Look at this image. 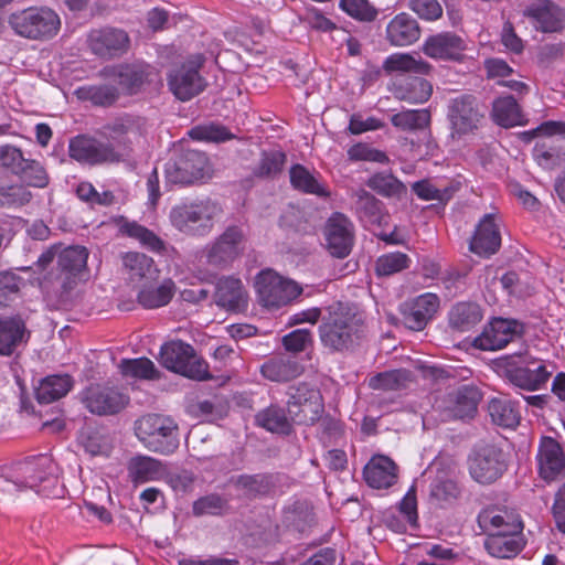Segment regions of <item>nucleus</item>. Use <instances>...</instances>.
<instances>
[{
  "instance_id": "nucleus-1",
  "label": "nucleus",
  "mask_w": 565,
  "mask_h": 565,
  "mask_svg": "<svg viewBox=\"0 0 565 565\" xmlns=\"http://www.w3.org/2000/svg\"><path fill=\"white\" fill-rule=\"evenodd\" d=\"M60 468L50 455H39L19 462L11 478L0 477V491L14 495L31 489L45 498H60L64 486L60 482Z\"/></svg>"
},
{
  "instance_id": "nucleus-2",
  "label": "nucleus",
  "mask_w": 565,
  "mask_h": 565,
  "mask_svg": "<svg viewBox=\"0 0 565 565\" xmlns=\"http://www.w3.org/2000/svg\"><path fill=\"white\" fill-rule=\"evenodd\" d=\"M363 318L352 308L339 303L331 307L329 315L319 326L321 343L331 352L351 349L364 335Z\"/></svg>"
},
{
  "instance_id": "nucleus-3",
  "label": "nucleus",
  "mask_w": 565,
  "mask_h": 565,
  "mask_svg": "<svg viewBox=\"0 0 565 565\" xmlns=\"http://www.w3.org/2000/svg\"><path fill=\"white\" fill-rule=\"evenodd\" d=\"M222 214L221 206L211 199L181 202L169 213L171 225L190 236H206Z\"/></svg>"
},
{
  "instance_id": "nucleus-4",
  "label": "nucleus",
  "mask_w": 565,
  "mask_h": 565,
  "mask_svg": "<svg viewBox=\"0 0 565 565\" xmlns=\"http://www.w3.org/2000/svg\"><path fill=\"white\" fill-rule=\"evenodd\" d=\"M139 441L150 451L170 455L179 447L177 423L162 414H146L134 425Z\"/></svg>"
},
{
  "instance_id": "nucleus-5",
  "label": "nucleus",
  "mask_w": 565,
  "mask_h": 565,
  "mask_svg": "<svg viewBox=\"0 0 565 565\" xmlns=\"http://www.w3.org/2000/svg\"><path fill=\"white\" fill-rule=\"evenodd\" d=\"M498 366L510 383L526 391L542 390L552 376L546 363L529 354L504 355Z\"/></svg>"
},
{
  "instance_id": "nucleus-6",
  "label": "nucleus",
  "mask_w": 565,
  "mask_h": 565,
  "mask_svg": "<svg viewBox=\"0 0 565 565\" xmlns=\"http://www.w3.org/2000/svg\"><path fill=\"white\" fill-rule=\"evenodd\" d=\"M8 22L17 35L35 41L53 39L62 24L60 15L47 7H30L13 12Z\"/></svg>"
},
{
  "instance_id": "nucleus-7",
  "label": "nucleus",
  "mask_w": 565,
  "mask_h": 565,
  "mask_svg": "<svg viewBox=\"0 0 565 565\" xmlns=\"http://www.w3.org/2000/svg\"><path fill=\"white\" fill-rule=\"evenodd\" d=\"M204 63V55L196 53L169 71L168 86L179 100L188 102L206 88L207 82L200 73Z\"/></svg>"
},
{
  "instance_id": "nucleus-8",
  "label": "nucleus",
  "mask_w": 565,
  "mask_h": 565,
  "mask_svg": "<svg viewBox=\"0 0 565 565\" xmlns=\"http://www.w3.org/2000/svg\"><path fill=\"white\" fill-rule=\"evenodd\" d=\"M160 360L164 367L196 381L211 377L205 361L196 355L192 345L177 340L161 347Z\"/></svg>"
},
{
  "instance_id": "nucleus-9",
  "label": "nucleus",
  "mask_w": 565,
  "mask_h": 565,
  "mask_svg": "<svg viewBox=\"0 0 565 565\" xmlns=\"http://www.w3.org/2000/svg\"><path fill=\"white\" fill-rule=\"evenodd\" d=\"M255 289L260 305L268 309L287 306L302 292V288L296 281L284 278L269 268L257 274Z\"/></svg>"
},
{
  "instance_id": "nucleus-10",
  "label": "nucleus",
  "mask_w": 565,
  "mask_h": 565,
  "mask_svg": "<svg viewBox=\"0 0 565 565\" xmlns=\"http://www.w3.org/2000/svg\"><path fill=\"white\" fill-rule=\"evenodd\" d=\"M145 119L132 115L117 117L102 127L100 134L113 143L119 154V162L127 161L132 153V146L142 136Z\"/></svg>"
},
{
  "instance_id": "nucleus-11",
  "label": "nucleus",
  "mask_w": 565,
  "mask_h": 565,
  "mask_svg": "<svg viewBox=\"0 0 565 565\" xmlns=\"http://www.w3.org/2000/svg\"><path fill=\"white\" fill-rule=\"evenodd\" d=\"M288 396V412L294 422L311 425L319 419L323 412V403L318 390L301 383L290 386Z\"/></svg>"
},
{
  "instance_id": "nucleus-12",
  "label": "nucleus",
  "mask_w": 565,
  "mask_h": 565,
  "mask_svg": "<svg viewBox=\"0 0 565 565\" xmlns=\"http://www.w3.org/2000/svg\"><path fill=\"white\" fill-rule=\"evenodd\" d=\"M70 157L88 166L119 163V154L114 151L113 143L79 135L70 140Z\"/></svg>"
},
{
  "instance_id": "nucleus-13",
  "label": "nucleus",
  "mask_w": 565,
  "mask_h": 565,
  "mask_svg": "<svg viewBox=\"0 0 565 565\" xmlns=\"http://www.w3.org/2000/svg\"><path fill=\"white\" fill-rule=\"evenodd\" d=\"M207 158L196 150H188L166 163L164 173L168 182L192 184L205 175Z\"/></svg>"
},
{
  "instance_id": "nucleus-14",
  "label": "nucleus",
  "mask_w": 565,
  "mask_h": 565,
  "mask_svg": "<svg viewBox=\"0 0 565 565\" xmlns=\"http://www.w3.org/2000/svg\"><path fill=\"white\" fill-rule=\"evenodd\" d=\"M129 396L114 386L92 385L82 393L84 406L95 415H115L126 408Z\"/></svg>"
},
{
  "instance_id": "nucleus-15",
  "label": "nucleus",
  "mask_w": 565,
  "mask_h": 565,
  "mask_svg": "<svg viewBox=\"0 0 565 565\" xmlns=\"http://www.w3.org/2000/svg\"><path fill=\"white\" fill-rule=\"evenodd\" d=\"M323 237L330 255L344 258L351 253L354 244V225L347 215L334 212L323 226Z\"/></svg>"
},
{
  "instance_id": "nucleus-16",
  "label": "nucleus",
  "mask_w": 565,
  "mask_h": 565,
  "mask_svg": "<svg viewBox=\"0 0 565 565\" xmlns=\"http://www.w3.org/2000/svg\"><path fill=\"white\" fill-rule=\"evenodd\" d=\"M246 234L241 226H228L205 248L207 262L226 265L239 257L245 248Z\"/></svg>"
},
{
  "instance_id": "nucleus-17",
  "label": "nucleus",
  "mask_w": 565,
  "mask_h": 565,
  "mask_svg": "<svg viewBox=\"0 0 565 565\" xmlns=\"http://www.w3.org/2000/svg\"><path fill=\"white\" fill-rule=\"evenodd\" d=\"M507 469L501 449L493 445L477 448L469 459L471 477L480 483L495 481Z\"/></svg>"
},
{
  "instance_id": "nucleus-18",
  "label": "nucleus",
  "mask_w": 565,
  "mask_h": 565,
  "mask_svg": "<svg viewBox=\"0 0 565 565\" xmlns=\"http://www.w3.org/2000/svg\"><path fill=\"white\" fill-rule=\"evenodd\" d=\"M448 118L452 137H461L478 128L482 114L473 96L461 95L451 99L448 106Z\"/></svg>"
},
{
  "instance_id": "nucleus-19",
  "label": "nucleus",
  "mask_w": 565,
  "mask_h": 565,
  "mask_svg": "<svg viewBox=\"0 0 565 565\" xmlns=\"http://www.w3.org/2000/svg\"><path fill=\"white\" fill-rule=\"evenodd\" d=\"M523 15L544 33L559 32L565 26V11L551 0H533L525 7Z\"/></svg>"
},
{
  "instance_id": "nucleus-20",
  "label": "nucleus",
  "mask_w": 565,
  "mask_h": 565,
  "mask_svg": "<svg viewBox=\"0 0 565 565\" xmlns=\"http://www.w3.org/2000/svg\"><path fill=\"white\" fill-rule=\"evenodd\" d=\"M466 50L467 42L454 32L429 35L422 45L423 53L437 61H461Z\"/></svg>"
},
{
  "instance_id": "nucleus-21",
  "label": "nucleus",
  "mask_w": 565,
  "mask_h": 565,
  "mask_svg": "<svg viewBox=\"0 0 565 565\" xmlns=\"http://www.w3.org/2000/svg\"><path fill=\"white\" fill-rule=\"evenodd\" d=\"M88 44L96 55L111 58L125 54L129 49L130 40L127 32L121 29L104 28L89 32Z\"/></svg>"
},
{
  "instance_id": "nucleus-22",
  "label": "nucleus",
  "mask_w": 565,
  "mask_h": 565,
  "mask_svg": "<svg viewBox=\"0 0 565 565\" xmlns=\"http://www.w3.org/2000/svg\"><path fill=\"white\" fill-rule=\"evenodd\" d=\"M88 252L83 246H68L60 248L57 257V268L60 274L57 280L65 291L72 290L79 276L86 268Z\"/></svg>"
},
{
  "instance_id": "nucleus-23",
  "label": "nucleus",
  "mask_w": 565,
  "mask_h": 565,
  "mask_svg": "<svg viewBox=\"0 0 565 565\" xmlns=\"http://www.w3.org/2000/svg\"><path fill=\"white\" fill-rule=\"evenodd\" d=\"M536 459L539 473L544 480L554 481L565 476V454L554 438H541Z\"/></svg>"
},
{
  "instance_id": "nucleus-24",
  "label": "nucleus",
  "mask_w": 565,
  "mask_h": 565,
  "mask_svg": "<svg viewBox=\"0 0 565 565\" xmlns=\"http://www.w3.org/2000/svg\"><path fill=\"white\" fill-rule=\"evenodd\" d=\"M439 297L433 292L423 294L406 302L403 310L404 324L414 331L423 330L439 309Z\"/></svg>"
},
{
  "instance_id": "nucleus-25",
  "label": "nucleus",
  "mask_w": 565,
  "mask_h": 565,
  "mask_svg": "<svg viewBox=\"0 0 565 565\" xmlns=\"http://www.w3.org/2000/svg\"><path fill=\"white\" fill-rule=\"evenodd\" d=\"M518 322L497 318L475 339V347L483 351H495L504 348L518 335Z\"/></svg>"
},
{
  "instance_id": "nucleus-26",
  "label": "nucleus",
  "mask_w": 565,
  "mask_h": 565,
  "mask_svg": "<svg viewBox=\"0 0 565 565\" xmlns=\"http://www.w3.org/2000/svg\"><path fill=\"white\" fill-rule=\"evenodd\" d=\"M29 338L30 332L20 316L0 317V356H11Z\"/></svg>"
},
{
  "instance_id": "nucleus-27",
  "label": "nucleus",
  "mask_w": 565,
  "mask_h": 565,
  "mask_svg": "<svg viewBox=\"0 0 565 565\" xmlns=\"http://www.w3.org/2000/svg\"><path fill=\"white\" fill-rule=\"evenodd\" d=\"M303 365L296 355L284 353L265 361L260 366L262 375L271 382H289L303 373Z\"/></svg>"
},
{
  "instance_id": "nucleus-28",
  "label": "nucleus",
  "mask_w": 565,
  "mask_h": 565,
  "mask_svg": "<svg viewBox=\"0 0 565 565\" xmlns=\"http://www.w3.org/2000/svg\"><path fill=\"white\" fill-rule=\"evenodd\" d=\"M354 196L355 213L365 227L380 228L387 225L390 216L385 213L381 201L365 190L356 191Z\"/></svg>"
},
{
  "instance_id": "nucleus-29",
  "label": "nucleus",
  "mask_w": 565,
  "mask_h": 565,
  "mask_svg": "<svg viewBox=\"0 0 565 565\" xmlns=\"http://www.w3.org/2000/svg\"><path fill=\"white\" fill-rule=\"evenodd\" d=\"M501 245L499 226L492 214H487L479 222L470 242V250L480 256H490L498 252Z\"/></svg>"
},
{
  "instance_id": "nucleus-30",
  "label": "nucleus",
  "mask_w": 565,
  "mask_h": 565,
  "mask_svg": "<svg viewBox=\"0 0 565 565\" xmlns=\"http://www.w3.org/2000/svg\"><path fill=\"white\" fill-rule=\"evenodd\" d=\"M420 36L417 21L406 12L395 15L386 26V40L394 46H407Z\"/></svg>"
},
{
  "instance_id": "nucleus-31",
  "label": "nucleus",
  "mask_w": 565,
  "mask_h": 565,
  "mask_svg": "<svg viewBox=\"0 0 565 565\" xmlns=\"http://www.w3.org/2000/svg\"><path fill=\"white\" fill-rule=\"evenodd\" d=\"M122 267L131 282L147 285L158 278L159 270L153 259L138 252H129L122 256Z\"/></svg>"
},
{
  "instance_id": "nucleus-32",
  "label": "nucleus",
  "mask_w": 565,
  "mask_h": 565,
  "mask_svg": "<svg viewBox=\"0 0 565 565\" xmlns=\"http://www.w3.org/2000/svg\"><path fill=\"white\" fill-rule=\"evenodd\" d=\"M480 526L488 534H498L510 531V533H521L522 522L513 512L507 510L488 509L478 516Z\"/></svg>"
},
{
  "instance_id": "nucleus-33",
  "label": "nucleus",
  "mask_w": 565,
  "mask_h": 565,
  "mask_svg": "<svg viewBox=\"0 0 565 565\" xmlns=\"http://www.w3.org/2000/svg\"><path fill=\"white\" fill-rule=\"evenodd\" d=\"M215 302L227 310H241L247 305V292L241 279L223 277L217 281Z\"/></svg>"
},
{
  "instance_id": "nucleus-34",
  "label": "nucleus",
  "mask_w": 565,
  "mask_h": 565,
  "mask_svg": "<svg viewBox=\"0 0 565 565\" xmlns=\"http://www.w3.org/2000/svg\"><path fill=\"white\" fill-rule=\"evenodd\" d=\"M396 465L388 457L375 456L364 467L363 475L370 487L384 489L396 481Z\"/></svg>"
},
{
  "instance_id": "nucleus-35",
  "label": "nucleus",
  "mask_w": 565,
  "mask_h": 565,
  "mask_svg": "<svg viewBox=\"0 0 565 565\" xmlns=\"http://www.w3.org/2000/svg\"><path fill=\"white\" fill-rule=\"evenodd\" d=\"M484 547L493 557L511 558L522 550L523 540L521 533H510V531L488 534L484 541Z\"/></svg>"
},
{
  "instance_id": "nucleus-36",
  "label": "nucleus",
  "mask_w": 565,
  "mask_h": 565,
  "mask_svg": "<svg viewBox=\"0 0 565 565\" xmlns=\"http://www.w3.org/2000/svg\"><path fill=\"white\" fill-rule=\"evenodd\" d=\"M104 75L107 79L118 85L127 94H135L143 83V73L136 65H117L106 67Z\"/></svg>"
},
{
  "instance_id": "nucleus-37",
  "label": "nucleus",
  "mask_w": 565,
  "mask_h": 565,
  "mask_svg": "<svg viewBox=\"0 0 565 565\" xmlns=\"http://www.w3.org/2000/svg\"><path fill=\"white\" fill-rule=\"evenodd\" d=\"M481 394L476 386L463 385L459 387L450 398V413L455 418H471L476 412Z\"/></svg>"
},
{
  "instance_id": "nucleus-38",
  "label": "nucleus",
  "mask_w": 565,
  "mask_h": 565,
  "mask_svg": "<svg viewBox=\"0 0 565 565\" xmlns=\"http://www.w3.org/2000/svg\"><path fill=\"white\" fill-rule=\"evenodd\" d=\"M72 386L73 380L70 375H50L39 383L35 397L41 404H50L64 397Z\"/></svg>"
},
{
  "instance_id": "nucleus-39",
  "label": "nucleus",
  "mask_w": 565,
  "mask_h": 565,
  "mask_svg": "<svg viewBox=\"0 0 565 565\" xmlns=\"http://www.w3.org/2000/svg\"><path fill=\"white\" fill-rule=\"evenodd\" d=\"M128 473L135 483H145L160 479L164 475L162 463L149 456H137L128 463Z\"/></svg>"
},
{
  "instance_id": "nucleus-40",
  "label": "nucleus",
  "mask_w": 565,
  "mask_h": 565,
  "mask_svg": "<svg viewBox=\"0 0 565 565\" xmlns=\"http://www.w3.org/2000/svg\"><path fill=\"white\" fill-rule=\"evenodd\" d=\"M387 73L401 74H420L427 75L431 71V65L420 57H415L407 53H395L390 55L383 64Z\"/></svg>"
},
{
  "instance_id": "nucleus-41",
  "label": "nucleus",
  "mask_w": 565,
  "mask_h": 565,
  "mask_svg": "<svg viewBox=\"0 0 565 565\" xmlns=\"http://www.w3.org/2000/svg\"><path fill=\"white\" fill-rule=\"evenodd\" d=\"M291 185L303 193L313 194L320 198H328L329 190L307 168L295 164L289 171Z\"/></svg>"
},
{
  "instance_id": "nucleus-42",
  "label": "nucleus",
  "mask_w": 565,
  "mask_h": 565,
  "mask_svg": "<svg viewBox=\"0 0 565 565\" xmlns=\"http://www.w3.org/2000/svg\"><path fill=\"white\" fill-rule=\"evenodd\" d=\"M433 92L431 85L424 78L409 77L407 83H394V95L401 100L411 104H423L430 97Z\"/></svg>"
},
{
  "instance_id": "nucleus-43",
  "label": "nucleus",
  "mask_w": 565,
  "mask_h": 565,
  "mask_svg": "<svg viewBox=\"0 0 565 565\" xmlns=\"http://www.w3.org/2000/svg\"><path fill=\"white\" fill-rule=\"evenodd\" d=\"M481 319V308L475 302H459L449 312L450 327L460 332L472 329Z\"/></svg>"
},
{
  "instance_id": "nucleus-44",
  "label": "nucleus",
  "mask_w": 565,
  "mask_h": 565,
  "mask_svg": "<svg viewBox=\"0 0 565 565\" xmlns=\"http://www.w3.org/2000/svg\"><path fill=\"white\" fill-rule=\"evenodd\" d=\"M492 119L501 127L522 125L521 109L512 96H502L492 104Z\"/></svg>"
},
{
  "instance_id": "nucleus-45",
  "label": "nucleus",
  "mask_w": 565,
  "mask_h": 565,
  "mask_svg": "<svg viewBox=\"0 0 565 565\" xmlns=\"http://www.w3.org/2000/svg\"><path fill=\"white\" fill-rule=\"evenodd\" d=\"M488 412L492 422L504 428H514L520 422V413L508 398L494 397L489 401Z\"/></svg>"
},
{
  "instance_id": "nucleus-46",
  "label": "nucleus",
  "mask_w": 565,
  "mask_h": 565,
  "mask_svg": "<svg viewBox=\"0 0 565 565\" xmlns=\"http://www.w3.org/2000/svg\"><path fill=\"white\" fill-rule=\"evenodd\" d=\"M120 232L137 239L142 246L152 252L161 253L166 249V244L159 236L137 222H124L120 225Z\"/></svg>"
},
{
  "instance_id": "nucleus-47",
  "label": "nucleus",
  "mask_w": 565,
  "mask_h": 565,
  "mask_svg": "<svg viewBox=\"0 0 565 565\" xmlns=\"http://www.w3.org/2000/svg\"><path fill=\"white\" fill-rule=\"evenodd\" d=\"M255 420L258 426L271 433L288 434L290 430V423L285 411L275 405L257 413Z\"/></svg>"
},
{
  "instance_id": "nucleus-48",
  "label": "nucleus",
  "mask_w": 565,
  "mask_h": 565,
  "mask_svg": "<svg viewBox=\"0 0 565 565\" xmlns=\"http://www.w3.org/2000/svg\"><path fill=\"white\" fill-rule=\"evenodd\" d=\"M235 489L246 498L265 494L271 487L270 478L266 475H242L232 479Z\"/></svg>"
},
{
  "instance_id": "nucleus-49",
  "label": "nucleus",
  "mask_w": 565,
  "mask_h": 565,
  "mask_svg": "<svg viewBox=\"0 0 565 565\" xmlns=\"http://www.w3.org/2000/svg\"><path fill=\"white\" fill-rule=\"evenodd\" d=\"M173 296V282L167 280L157 288H142L138 294V302L146 309H154L169 303Z\"/></svg>"
},
{
  "instance_id": "nucleus-50",
  "label": "nucleus",
  "mask_w": 565,
  "mask_h": 565,
  "mask_svg": "<svg viewBox=\"0 0 565 565\" xmlns=\"http://www.w3.org/2000/svg\"><path fill=\"white\" fill-rule=\"evenodd\" d=\"M411 372L406 370L379 373L370 379L369 386L372 390L397 391L406 387V384L411 381Z\"/></svg>"
},
{
  "instance_id": "nucleus-51",
  "label": "nucleus",
  "mask_w": 565,
  "mask_h": 565,
  "mask_svg": "<svg viewBox=\"0 0 565 565\" xmlns=\"http://www.w3.org/2000/svg\"><path fill=\"white\" fill-rule=\"evenodd\" d=\"M391 122L394 127L402 130H419L429 125L430 114L426 109L404 110L393 115Z\"/></svg>"
},
{
  "instance_id": "nucleus-52",
  "label": "nucleus",
  "mask_w": 565,
  "mask_h": 565,
  "mask_svg": "<svg viewBox=\"0 0 565 565\" xmlns=\"http://www.w3.org/2000/svg\"><path fill=\"white\" fill-rule=\"evenodd\" d=\"M124 376L142 380H154L158 377V370L153 362L147 358L124 359L119 364Z\"/></svg>"
},
{
  "instance_id": "nucleus-53",
  "label": "nucleus",
  "mask_w": 565,
  "mask_h": 565,
  "mask_svg": "<svg viewBox=\"0 0 565 565\" xmlns=\"http://www.w3.org/2000/svg\"><path fill=\"white\" fill-rule=\"evenodd\" d=\"M339 9L359 22H373L379 10L369 0H340Z\"/></svg>"
},
{
  "instance_id": "nucleus-54",
  "label": "nucleus",
  "mask_w": 565,
  "mask_h": 565,
  "mask_svg": "<svg viewBox=\"0 0 565 565\" xmlns=\"http://www.w3.org/2000/svg\"><path fill=\"white\" fill-rule=\"evenodd\" d=\"M413 191L415 194L425 201H439V202H447L451 199L454 193L456 192L457 188L454 185L448 186H437L434 184L430 180H420L412 185Z\"/></svg>"
},
{
  "instance_id": "nucleus-55",
  "label": "nucleus",
  "mask_w": 565,
  "mask_h": 565,
  "mask_svg": "<svg viewBox=\"0 0 565 565\" xmlns=\"http://www.w3.org/2000/svg\"><path fill=\"white\" fill-rule=\"evenodd\" d=\"M29 186L43 189L47 186L50 177L43 164L36 160L24 159L21 171L17 174Z\"/></svg>"
},
{
  "instance_id": "nucleus-56",
  "label": "nucleus",
  "mask_w": 565,
  "mask_h": 565,
  "mask_svg": "<svg viewBox=\"0 0 565 565\" xmlns=\"http://www.w3.org/2000/svg\"><path fill=\"white\" fill-rule=\"evenodd\" d=\"M367 185L384 196L401 198L406 193V186L392 174L377 173L369 180Z\"/></svg>"
},
{
  "instance_id": "nucleus-57",
  "label": "nucleus",
  "mask_w": 565,
  "mask_h": 565,
  "mask_svg": "<svg viewBox=\"0 0 565 565\" xmlns=\"http://www.w3.org/2000/svg\"><path fill=\"white\" fill-rule=\"evenodd\" d=\"M76 94L82 99H88L95 105L107 106L118 98V88L111 85L81 87Z\"/></svg>"
},
{
  "instance_id": "nucleus-58",
  "label": "nucleus",
  "mask_w": 565,
  "mask_h": 565,
  "mask_svg": "<svg viewBox=\"0 0 565 565\" xmlns=\"http://www.w3.org/2000/svg\"><path fill=\"white\" fill-rule=\"evenodd\" d=\"M411 265V258L401 252L387 253L376 259L375 271L379 276H391Z\"/></svg>"
},
{
  "instance_id": "nucleus-59",
  "label": "nucleus",
  "mask_w": 565,
  "mask_h": 565,
  "mask_svg": "<svg viewBox=\"0 0 565 565\" xmlns=\"http://www.w3.org/2000/svg\"><path fill=\"white\" fill-rule=\"evenodd\" d=\"M227 509V500L217 493L201 497L192 505V512L195 516L222 515Z\"/></svg>"
},
{
  "instance_id": "nucleus-60",
  "label": "nucleus",
  "mask_w": 565,
  "mask_h": 565,
  "mask_svg": "<svg viewBox=\"0 0 565 565\" xmlns=\"http://www.w3.org/2000/svg\"><path fill=\"white\" fill-rule=\"evenodd\" d=\"M286 162V154L279 150L264 152L256 168L259 177H274L282 170Z\"/></svg>"
},
{
  "instance_id": "nucleus-61",
  "label": "nucleus",
  "mask_w": 565,
  "mask_h": 565,
  "mask_svg": "<svg viewBox=\"0 0 565 565\" xmlns=\"http://www.w3.org/2000/svg\"><path fill=\"white\" fill-rule=\"evenodd\" d=\"M534 158L542 168L553 169L565 161V151L542 142L535 146Z\"/></svg>"
},
{
  "instance_id": "nucleus-62",
  "label": "nucleus",
  "mask_w": 565,
  "mask_h": 565,
  "mask_svg": "<svg viewBox=\"0 0 565 565\" xmlns=\"http://www.w3.org/2000/svg\"><path fill=\"white\" fill-rule=\"evenodd\" d=\"M22 151L12 145L0 146V172L18 174L24 162Z\"/></svg>"
},
{
  "instance_id": "nucleus-63",
  "label": "nucleus",
  "mask_w": 565,
  "mask_h": 565,
  "mask_svg": "<svg viewBox=\"0 0 565 565\" xmlns=\"http://www.w3.org/2000/svg\"><path fill=\"white\" fill-rule=\"evenodd\" d=\"M31 198V192L24 185L0 186V205L2 206H21L29 203Z\"/></svg>"
},
{
  "instance_id": "nucleus-64",
  "label": "nucleus",
  "mask_w": 565,
  "mask_h": 565,
  "mask_svg": "<svg viewBox=\"0 0 565 565\" xmlns=\"http://www.w3.org/2000/svg\"><path fill=\"white\" fill-rule=\"evenodd\" d=\"M190 137L195 140L205 141H224L231 138L230 132L220 125H203L192 128L189 132Z\"/></svg>"
}]
</instances>
